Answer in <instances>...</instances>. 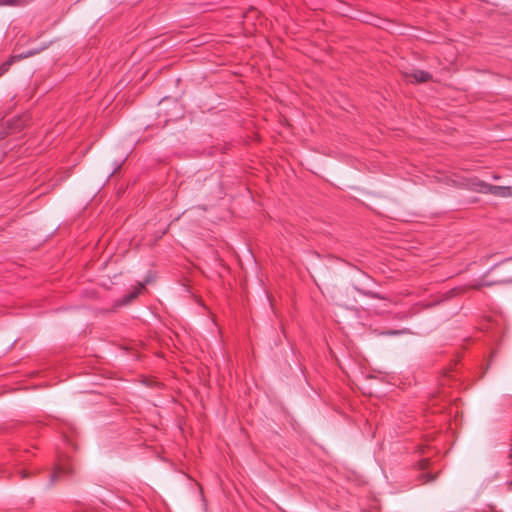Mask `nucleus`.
<instances>
[{
	"label": "nucleus",
	"mask_w": 512,
	"mask_h": 512,
	"mask_svg": "<svg viewBox=\"0 0 512 512\" xmlns=\"http://www.w3.org/2000/svg\"><path fill=\"white\" fill-rule=\"evenodd\" d=\"M19 472H20L21 477H22L23 479H25V478L27 477V473H26V471H25V470H20Z\"/></svg>",
	"instance_id": "8"
},
{
	"label": "nucleus",
	"mask_w": 512,
	"mask_h": 512,
	"mask_svg": "<svg viewBox=\"0 0 512 512\" xmlns=\"http://www.w3.org/2000/svg\"><path fill=\"white\" fill-rule=\"evenodd\" d=\"M501 270L508 273V275L500 280L494 281V282H486V281H480L476 284L472 285V288L479 289L483 286H490L496 283H512V260H509L505 262L501 267Z\"/></svg>",
	"instance_id": "2"
},
{
	"label": "nucleus",
	"mask_w": 512,
	"mask_h": 512,
	"mask_svg": "<svg viewBox=\"0 0 512 512\" xmlns=\"http://www.w3.org/2000/svg\"><path fill=\"white\" fill-rule=\"evenodd\" d=\"M479 191L499 197H512V186H496L480 182Z\"/></svg>",
	"instance_id": "1"
},
{
	"label": "nucleus",
	"mask_w": 512,
	"mask_h": 512,
	"mask_svg": "<svg viewBox=\"0 0 512 512\" xmlns=\"http://www.w3.org/2000/svg\"><path fill=\"white\" fill-rule=\"evenodd\" d=\"M14 61V57L10 58L9 60H7L6 62H4L1 66H0V72H1V76L9 69L10 65L13 63Z\"/></svg>",
	"instance_id": "7"
},
{
	"label": "nucleus",
	"mask_w": 512,
	"mask_h": 512,
	"mask_svg": "<svg viewBox=\"0 0 512 512\" xmlns=\"http://www.w3.org/2000/svg\"><path fill=\"white\" fill-rule=\"evenodd\" d=\"M406 80L409 82H426L430 79V74L423 70H414L410 73H406Z\"/></svg>",
	"instance_id": "4"
},
{
	"label": "nucleus",
	"mask_w": 512,
	"mask_h": 512,
	"mask_svg": "<svg viewBox=\"0 0 512 512\" xmlns=\"http://www.w3.org/2000/svg\"><path fill=\"white\" fill-rule=\"evenodd\" d=\"M507 485H508V489H509V490H512V481L507 482Z\"/></svg>",
	"instance_id": "9"
},
{
	"label": "nucleus",
	"mask_w": 512,
	"mask_h": 512,
	"mask_svg": "<svg viewBox=\"0 0 512 512\" xmlns=\"http://www.w3.org/2000/svg\"><path fill=\"white\" fill-rule=\"evenodd\" d=\"M28 0H0V5L5 6H15V5H23L27 3Z\"/></svg>",
	"instance_id": "5"
},
{
	"label": "nucleus",
	"mask_w": 512,
	"mask_h": 512,
	"mask_svg": "<svg viewBox=\"0 0 512 512\" xmlns=\"http://www.w3.org/2000/svg\"><path fill=\"white\" fill-rule=\"evenodd\" d=\"M71 472L72 468L68 462H59L50 476V482L55 483L61 476L68 475Z\"/></svg>",
	"instance_id": "3"
},
{
	"label": "nucleus",
	"mask_w": 512,
	"mask_h": 512,
	"mask_svg": "<svg viewBox=\"0 0 512 512\" xmlns=\"http://www.w3.org/2000/svg\"><path fill=\"white\" fill-rule=\"evenodd\" d=\"M143 289H144V285H143V284H140V285H139V287H138L135 291H133L132 293H130V294H128V295L126 296V300H125V302H126V303H128V302H130L131 300H133L134 298H136V297H137V295H138V294L141 292V290H143Z\"/></svg>",
	"instance_id": "6"
}]
</instances>
